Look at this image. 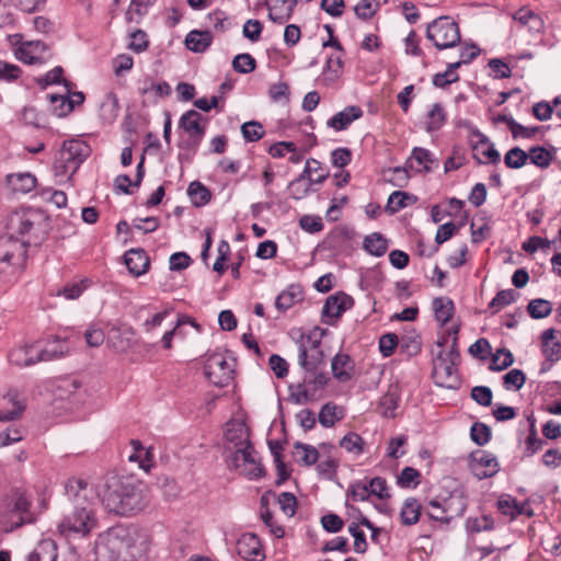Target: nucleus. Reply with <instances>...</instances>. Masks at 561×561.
Here are the masks:
<instances>
[{
    "label": "nucleus",
    "mask_w": 561,
    "mask_h": 561,
    "mask_svg": "<svg viewBox=\"0 0 561 561\" xmlns=\"http://www.w3.org/2000/svg\"><path fill=\"white\" fill-rule=\"evenodd\" d=\"M7 399L12 403L13 408L11 410L0 409V422H10L21 417L22 413L25 410L24 403L18 400V394L15 392H9L7 394Z\"/></svg>",
    "instance_id": "40"
},
{
    "label": "nucleus",
    "mask_w": 561,
    "mask_h": 561,
    "mask_svg": "<svg viewBox=\"0 0 561 561\" xmlns=\"http://www.w3.org/2000/svg\"><path fill=\"white\" fill-rule=\"evenodd\" d=\"M364 247L375 256H381L387 251L386 240L379 233L367 236L364 240Z\"/></svg>",
    "instance_id": "50"
},
{
    "label": "nucleus",
    "mask_w": 561,
    "mask_h": 561,
    "mask_svg": "<svg viewBox=\"0 0 561 561\" xmlns=\"http://www.w3.org/2000/svg\"><path fill=\"white\" fill-rule=\"evenodd\" d=\"M68 353V346L65 341L56 340L54 345L50 347L41 348L39 347V359L42 362H49L54 359H58L65 356Z\"/></svg>",
    "instance_id": "45"
},
{
    "label": "nucleus",
    "mask_w": 561,
    "mask_h": 561,
    "mask_svg": "<svg viewBox=\"0 0 561 561\" xmlns=\"http://www.w3.org/2000/svg\"><path fill=\"white\" fill-rule=\"evenodd\" d=\"M421 508L422 506L416 499H407L400 512L402 524L407 526L416 524L420 519Z\"/></svg>",
    "instance_id": "36"
},
{
    "label": "nucleus",
    "mask_w": 561,
    "mask_h": 561,
    "mask_svg": "<svg viewBox=\"0 0 561 561\" xmlns=\"http://www.w3.org/2000/svg\"><path fill=\"white\" fill-rule=\"evenodd\" d=\"M241 134L247 141L254 142L264 136V129L261 123L250 121L242 124Z\"/></svg>",
    "instance_id": "54"
},
{
    "label": "nucleus",
    "mask_w": 561,
    "mask_h": 561,
    "mask_svg": "<svg viewBox=\"0 0 561 561\" xmlns=\"http://www.w3.org/2000/svg\"><path fill=\"white\" fill-rule=\"evenodd\" d=\"M433 310L435 319L442 324H446L453 317L454 304L450 299L435 298L433 300Z\"/></svg>",
    "instance_id": "38"
},
{
    "label": "nucleus",
    "mask_w": 561,
    "mask_h": 561,
    "mask_svg": "<svg viewBox=\"0 0 561 561\" xmlns=\"http://www.w3.org/2000/svg\"><path fill=\"white\" fill-rule=\"evenodd\" d=\"M226 449L232 454L251 445L249 430L239 421L228 422L225 431Z\"/></svg>",
    "instance_id": "14"
},
{
    "label": "nucleus",
    "mask_w": 561,
    "mask_h": 561,
    "mask_svg": "<svg viewBox=\"0 0 561 561\" xmlns=\"http://www.w3.org/2000/svg\"><path fill=\"white\" fill-rule=\"evenodd\" d=\"M363 111L359 106L351 105L334 114L329 121L328 126L336 131L346 129L354 121L362 117Z\"/></svg>",
    "instance_id": "26"
},
{
    "label": "nucleus",
    "mask_w": 561,
    "mask_h": 561,
    "mask_svg": "<svg viewBox=\"0 0 561 561\" xmlns=\"http://www.w3.org/2000/svg\"><path fill=\"white\" fill-rule=\"evenodd\" d=\"M30 506L31 503L24 494L15 497L13 507L9 512L10 526L7 527V531H12L24 524L33 522Z\"/></svg>",
    "instance_id": "17"
},
{
    "label": "nucleus",
    "mask_w": 561,
    "mask_h": 561,
    "mask_svg": "<svg viewBox=\"0 0 561 561\" xmlns=\"http://www.w3.org/2000/svg\"><path fill=\"white\" fill-rule=\"evenodd\" d=\"M426 37L439 50L451 48L460 43L459 26L449 16H439L427 25Z\"/></svg>",
    "instance_id": "7"
},
{
    "label": "nucleus",
    "mask_w": 561,
    "mask_h": 561,
    "mask_svg": "<svg viewBox=\"0 0 561 561\" xmlns=\"http://www.w3.org/2000/svg\"><path fill=\"white\" fill-rule=\"evenodd\" d=\"M542 353L550 362L561 358V334L554 329H547L541 334Z\"/></svg>",
    "instance_id": "23"
},
{
    "label": "nucleus",
    "mask_w": 561,
    "mask_h": 561,
    "mask_svg": "<svg viewBox=\"0 0 561 561\" xmlns=\"http://www.w3.org/2000/svg\"><path fill=\"white\" fill-rule=\"evenodd\" d=\"M354 368V360L345 353H337L332 359V374L341 382L348 381L352 378Z\"/></svg>",
    "instance_id": "28"
},
{
    "label": "nucleus",
    "mask_w": 561,
    "mask_h": 561,
    "mask_svg": "<svg viewBox=\"0 0 561 561\" xmlns=\"http://www.w3.org/2000/svg\"><path fill=\"white\" fill-rule=\"evenodd\" d=\"M472 154L479 164L482 163H497L500 161V153L494 148L490 140L480 135V139L472 145Z\"/></svg>",
    "instance_id": "22"
},
{
    "label": "nucleus",
    "mask_w": 561,
    "mask_h": 561,
    "mask_svg": "<svg viewBox=\"0 0 561 561\" xmlns=\"http://www.w3.org/2000/svg\"><path fill=\"white\" fill-rule=\"evenodd\" d=\"M396 347H399V339L397 334L387 333L381 335L379 339V351L385 357L392 355Z\"/></svg>",
    "instance_id": "63"
},
{
    "label": "nucleus",
    "mask_w": 561,
    "mask_h": 561,
    "mask_svg": "<svg viewBox=\"0 0 561 561\" xmlns=\"http://www.w3.org/2000/svg\"><path fill=\"white\" fill-rule=\"evenodd\" d=\"M231 461L234 468L240 470V472L249 479H257L262 477L264 472L262 465L256 459V453L252 444L243 449L233 451Z\"/></svg>",
    "instance_id": "12"
},
{
    "label": "nucleus",
    "mask_w": 561,
    "mask_h": 561,
    "mask_svg": "<svg viewBox=\"0 0 561 561\" xmlns=\"http://www.w3.org/2000/svg\"><path fill=\"white\" fill-rule=\"evenodd\" d=\"M527 160L528 153L519 147L510 149L504 156V163L510 169H519Z\"/></svg>",
    "instance_id": "49"
},
{
    "label": "nucleus",
    "mask_w": 561,
    "mask_h": 561,
    "mask_svg": "<svg viewBox=\"0 0 561 561\" xmlns=\"http://www.w3.org/2000/svg\"><path fill=\"white\" fill-rule=\"evenodd\" d=\"M526 381V376L520 369H512L503 377L504 386L510 389L514 388L515 390H519Z\"/></svg>",
    "instance_id": "62"
},
{
    "label": "nucleus",
    "mask_w": 561,
    "mask_h": 561,
    "mask_svg": "<svg viewBox=\"0 0 561 561\" xmlns=\"http://www.w3.org/2000/svg\"><path fill=\"white\" fill-rule=\"evenodd\" d=\"M90 153L91 148L83 140L65 141L54 162L55 176L60 180H70Z\"/></svg>",
    "instance_id": "5"
},
{
    "label": "nucleus",
    "mask_w": 561,
    "mask_h": 561,
    "mask_svg": "<svg viewBox=\"0 0 561 561\" xmlns=\"http://www.w3.org/2000/svg\"><path fill=\"white\" fill-rule=\"evenodd\" d=\"M458 365L438 363L433 366V376L439 386L446 388H457L459 385V377L457 373Z\"/></svg>",
    "instance_id": "27"
},
{
    "label": "nucleus",
    "mask_w": 561,
    "mask_h": 561,
    "mask_svg": "<svg viewBox=\"0 0 561 561\" xmlns=\"http://www.w3.org/2000/svg\"><path fill=\"white\" fill-rule=\"evenodd\" d=\"M201 119L202 115L194 110L187 111L180 118V127L194 139L195 145H198L205 134V128L201 125Z\"/></svg>",
    "instance_id": "25"
},
{
    "label": "nucleus",
    "mask_w": 561,
    "mask_h": 561,
    "mask_svg": "<svg viewBox=\"0 0 561 561\" xmlns=\"http://www.w3.org/2000/svg\"><path fill=\"white\" fill-rule=\"evenodd\" d=\"M5 229V236L26 241V247L36 244L47 234V217L36 208H20L8 216Z\"/></svg>",
    "instance_id": "3"
},
{
    "label": "nucleus",
    "mask_w": 561,
    "mask_h": 561,
    "mask_svg": "<svg viewBox=\"0 0 561 561\" xmlns=\"http://www.w3.org/2000/svg\"><path fill=\"white\" fill-rule=\"evenodd\" d=\"M96 561H142L144 549L124 527H112L99 535L94 545Z\"/></svg>",
    "instance_id": "2"
},
{
    "label": "nucleus",
    "mask_w": 561,
    "mask_h": 561,
    "mask_svg": "<svg viewBox=\"0 0 561 561\" xmlns=\"http://www.w3.org/2000/svg\"><path fill=\"white\" fill-rule=\"evenodd\" d=\"M528 159L539 168H548L552 161V154L543 147H533L529 150Z\"/></svg>",
    "instance_id": "55"
},
{
    "label": "nucleus",
    "mask_w": 561,
    "mask_h": 561,
    "mask_svg": "<svg viewBox=\"0 0 561 561\" xmlns=\"http://www.w3.org/2000/svg\"><path fill=\"white\" fill-rule=\"evenodd\" d=\"M368 482L358 481L353 484L347 490V497H352L353 501H366L369 499L370 493L368 490Z\"/></svg>",
    "instance_id": "64"
},
{
    "label": "nucleus",
    "mask_w": 561,
    "mask_h": 561,
    "mask_svg": "<svg viewBox=\"0 0 561 561\" xmlns=\"http://www.w3.org/2000/svg\"><path fill=\"white\" fill-rule=\"evenodd\" d=\"M213 42V35L209 31H191L185 37L186 47L194 53L205 51Z\"/></svg>",
    "instance_id": "32"
},
{
    "label": "nucleus",
    "mask_w": 561,
    "mask_h": 561,
    "mask_svg": "<svg viewBox=\"0 0 561 561\" xmlns=\"http://www.w3.org/2000/svg\"><path fill=\"white\" fill-rule=\"evenodd\" d=\"M336 410V405L331 403H327L322 407L319 413V422L323 427H331L341 419V416H337Z\"/></svg>",
    "instance_id": "59"
},
{
    "label": "nucleus",
    "mask_w": 561,
    "mask_h": 561,
    "mask_svg": "<svg viewBox=\"0 0 561 561\" xmlns=\"http://www.w3.org/2000/svg\"><path fill=\"white\" fill-rule=\"evenodd\" d=\"M233 360H228L222 354L215 353L206 359L205 375L215 386L226 387L233 379Z\"/></svg>",
    "instance_id": "10"
},
{
    "label": "nucleus",
    "mask_w": 561,
    "mask_h": 561,
    "mask_svg": "<svg viewBox=\"0 0 561 561\" xmlns=\"http://www.w3.org/2000/svg\"><path fill=\"white\" fill-rule=\"evenodd\" d=\"M88 483L78 478H70L65 484V493L72 505L78 503H89L87 501Z\"/></svg>",
    "instance_id": "31"
},
{
    "label": "nucleus",
    "mask_w": 561,
    "mask_h": 561,
    "mask_svg": "<svg viewBox=\"0 0 561 561\" xmlns=\"http://www.w3.org/2000/svg\"><path fill=\"white\" fill-rule=\"evenodd\" d=\"M46 49V45L41 41L25 42L15 48V57L25 64H38L42 62Z\"/></svg>",
    "instance_id": "21"
},
{
    "label": "nucleus",
    "mask_w": 561,
    "mask_h": 561,
    "mask_svg": "<svg viewBox=\"0 0 561 561\" xmlns=\"http://www.w3.org/2000/svg\"><path fill=\"white\" fill-rule=\"evenodd\" d=\"M518 297L519 294L514 289L500 290L490 301L489 308L493 309V313H495L502 308L513 304Z\"/></svg>",
    "instance_id": "43"
},
{
    "label": "nucleus",
    "mask_w": 561,
    "mask_h": 561,
    "mask_svg": "<svg viewBox=\"0 0 561 561\" xmlns=\"http://www.w3.org/2000/svg\"><path fill=\"white\" fill-rule=\"evenodd\" d=\"M514 362L513 354L506 348H500L492 355L490 369L501 371L510 367Z\"/></svg>",
    "instance_id": "48"
},
{
    "label": "nucleus",
    "mask_w": 561,
    "mask_h": 561,
    "mask_svg": "<svg viewBox=\"0 0 561 561\" xmlns=\"http://www.w3.org/2000/svg\"><path fill=\"white\" fill-rule=\"evenodd\" d=\"M386 181L397 187H404L408 185L410 175L404 167L389 168L383 172Z\"/></svg>",
    "instance_id": "47"
},
{
    "label": "nucleus",
    "mask_w": 561,
    "mask_h": 561,
    "mask_svg": "<svg viewBox=\"0 0 561 561\" xmlns=\"http://www.w3.org/2000/svg\"><path fill=\"white\" fill-rule=\"evenodd\" d=\"M107 345L116 353H127L135 346V331L128 325L113 327L107 333Z\"/></svg>",
    "instance_id": "16"
},
{
    "label": "nucleus",
    "mask_w": 561,
    "mask_h": 561,
    "mask_svg": "<svg viewBox=\"0 0 561 561\" xmlns=\"http://www.w3.org/2000/svg\"><path fill=\"white\" fill-rule=\"evenodd\" d=\"M467 529L471 533H481L492 530L494 527L493 519L489 516L477 518H468L466 522Z\"/></svg>",
    "instance_id": "58"
},
{
    "label": "nucleus",
    "mask_w": 561,
    "mask_h": 561,
    "mask_svg": "<svg viewBox=\"0 0 561 561\" xmlns=\"http://www.w3.org/2000/svg\"><path fill=\"white\" fill-rule=\"evenodd\" d=\"M343 55L344 53H340L336 55H331L325 62V67L323 69V78L325 81L333 82L335 81L343 70Z\"/></svg>",
    "instance_id": "37"
},
{
    "label": "nucleus",
    "mask_w": 561,
    "mask_h": 561,
    "mask_svg": "<svg viewBox=\"0 0 561 561\" xmlns=\"http://www.w3.org/2000/svg\"><path fill=\"white\" fill-rule=\"evenodd\" d=\"M321 335L317 331L302 334L298 340V364L306 373H316L323 360Z\"/></svg>",
    "instance_id": "8"
},
{
    "label": "nucleus",
    "mask_w": 561,
    "mask_h": 561,
    "mask_svg": "<svg viewBox=\"0 0 561 561\" xmlns=\"http://www.w3.org/2000/svg\"><path fill=\"white\" fill-rule=\"evenodd\" d=\"M399 350L409 357L421 351V340L417 336H403L399 340Z\"/></svg>",
    "instance_id": "60"
},
{
    "label": "nucleus",
    "mask_w": 561,
    "mask_h": 561,
    "mask_svg": "<svg viewBox=\"0 0 561 561\" xmlns=\"http://www.w3.org/2000/svg\"><path fill=\"white\" fill-rule=\"evenodd\" d=\"M57 557L56 542L53 539H43L27 554L26 561H56Z\"/></svg>",
    "instance_id": "29"
},
{
    "label": "nucleus",
    "mask_w": 561,
    "mask_h": 561,
    "mask_svg": "<svg viewBox=\"0 0 561 561\" xmlns=\"http://www.w3.org/2000/svg\"><path fill=\"white\" fill-rule=\"evenodd\" d=\"M39 346L37 343L26 344L12 350L9 354V360L11 364L19 367L32 366L38 362H42L38 356Z\"/></svg>",
    "instance_id": "19"
},
{
    "label": "nucleus",
    "mask_w": 561,
    "mask_h": 561,
    "mask_svg": "<svg viewBox=\"0 0 561 561\" xmlns=\"http://www.w3.org/2000/svg\"><path fill=\"white\" fill-rule=\"evenodd\" d=\"M7 181L14 192L24 194L31 192L36 185V178L31 173L9 174Z\"/></svg>",
    "instance_id": "34"
},
{
    "label": "nucleus",
    "mask_w": 561,
    "mask_h": 561,
    "mask_svg": "<svg viewBox=\"0 0 561 561\" xmlns=\"http://www.w3.org/2000/svg\"><path fill=\"white\" fill-rule=\"evenodd\" d=\"M98 527L92 503H78L64 515L57 525L58 534L67 540L85 538Z\"/></svg>",
    "instance_id": "4"
},
{
    "label": "nucleus",
    "mask_w": 561,
    "mask_h": 561,
    "mask_svg": "<svg viewBox=\"0 0 561 561\" xmlns=\"http://www.w3.org/2000/svg\"><path fill=\"white\" fill-rule=\"evenodd\" d=\"M89 280L82 279L80 282L67 284L62 289H60L57 295L62 296L66 299H77L82 293L88 288Z\"/></svg>",
    "instance_id": "56"
},
{
    "label": "nucleus",
    "mask_w": 561,
    "mask_h": 561,
    "mask_svg": "<svg viewBox=\"0 0 561 561\" xmlns=\"http://www.w3.org/2000/svg\"><path fill=\"white\" fill-rule=\"evenodd\" d=\"M513 18L517 23L534 32H539L543 24L541 18L527 8L517 10Z\"/></svg>",
    "instance_id": "35"
},
{
    "label": "nucleus",
    "mask_w": 561,
    "mask_h": 561,
    "mask_svg": "<svg viewBox=\"0 0 561 561\" xmlns=\"http://www.w3.org/2000/svg\"><path fill=\"white\" fill-rule=\"evenodd\" d=\"M81 381L77 378L61 379L56 387V396L59 399H70L81 389Z\"/></svg>",
    "instance_id": "44"
},
{
    "label": "nucleus",
    "mask_w": 561,
    "mask_h": 561,
    "mask_svg": "<svg viewBox=\"0 0 561 561\" xmlns=\"http://www.w3.org/2000/svg\"><path fill=\"white\" fill-rule=\"evenodd\" d=\"M428 505L431 508L440 510V514L428 512V517L446 524L456 517L462 516L467 507L466 500L460 494H453L448 499H444L442 503L437 500H432Z\"/></svg>",
    "instance_id": "11"
},
{
    "label": "nucleus",
    "mask_w": 561,
    "mask_h": 561,
    "mask_svg": "<svg viewBox=\"0 0 561 561\" xmlns=\"http://www.w3.org/2000/svg\"><path fill=\"white\" fill-rule=\"evenodd\" d=\"M188 195L198 206L205 205L210 201V192L199 182H192L187 188Z\"/></svg>",
    "instance_id": "52"
},
{
    "label": "nucleus",
    "mask_w": 561,
    "mask_h": 561,
    "mask_svg": "<svg viewBox=\"0 0 561 561\" xmlns=\"http://www.w3.org/2000/svg\"><path fill=\"white\" fill-rule=\"evenodd\" d=\"M446 122V113L443 106L439 103H435L432 105L431 110L427 113V131H436L443 127Z\"/></svg>",
    "instance_id": "41"
},
{
    "label": "nucleus",
    "mask_w": 561,
    "mask_h": 561,
    "mask_svg": "<svg viewBox=\"0 0 561 561\" xmlns=\"http://www.w3.org/2000/svg\"><path fill=\"white\" fill-rule=\"evenodd\" d=\"M528 313L534 319L547 318L552 311V304L549 300L537 298L530 300L527 306Z\"/></svg>",
    "instance_id": "46"
},
{
    "label": "nucleus",
    "mask_w": 561,
    "mask_h": 561,
    "mask_svg": "<svg viewBox=\"0 0 561 561\" xmlns=\"http://www.w3.org/2000/svg\"><path fill=\"white\" fill-rule=\"evenodd\" d=\"M379 7L376 0H362L354 8L355 14L362 20L370 19Z\"/></svg>",
    "instance_id": "61"
},
{
    "label": "nucleus",
    "mask_w": 561,
    "mask_h": 561,
    "mask_svg": "<svg viewBox=\"0 0 561 561\" xmlns=\"http://www.w3.org/2000/svg\"><path fill=\"white\" fill-rule=\"evenodd\" d=\"M302 299V288L299 285L291 284L276 297L275 307L284 312Z\"/></svg>",
    "instance_id": "30"
},
{
    "label": "nucleus",
    "mask_w": 561,
    "mask_h": 561,
    "mask_svg": "<svg viewBox=\"0 0 561 561\" xmlns=\"http://www.w3.org/2000/svg\"><path fill=\"white\" fill-rule=\"evenodd\" d=\"M237 553L247 561H262L265 558L261 541L255 534H243L236 545Z\"/></svg>",
    "instance_id": "15"
},
{
    "label": "nucleus",
    "mask_w": 561,
    "mask_h": 561,
    "mask_svg": "<svg viewBox=\"0 0 561 561\" xmlns=\"http://www.w3.org/2000/svg\"><path fill=\"white\" fill-rule=\"evenodd\" d=\"M354 305V299L343 293H335L329 296L322 309V314L328 319L336 320Z\"/></svg>",
    "instance_id": "18"
},
{
    "label": "nucleus",
    "mask_w": 561,
    "mask_h": 561,
    "mask_svg": "<svg viewBox=\"0 0 561 561\" xmlns=\"http://www.w3.org/2000/svg\"><path fill=\"white\" fill-rule=\"evenodd\" d=\"M415 201L416 197L408 194L407 192L394 191L388 198L387 210L394 214Z\"/></svg>",
    "instance_id": "39"
},
{
    "label": "nucleus",
    "mask_w": 561,
    "mask_h": 561,
    "mask_svg": "<svg viewBox=\"0 0 561 561\" xmlns=\"http://www.w3.org/2000/svg\"><path fill=\"white\" fill-rule=\"evenodd\" d=\"M100 496L105 510L115 515H133L145 507L140 485L124 477H107L100 491Z\"/></svg>",
    "instance_id": "1"
},
{
    "label": "nucleus",
    "mask_w": 561,
    "mask_h": 561,
    "mask_svg": "<svg viewBox=\"0 0 561 561\" xmlns=\"http://www.w3.org/2000/svg\"><path fill=\"white\" fill-rule=\"evenodd\" d=\"M26 253V241L0 237V277L12 274Z\"/></svg>",
    "instance_id": "9"
},
{
    "label": "nucleus",
    "mask_w": 561,
    "mask_h": 561,
    "mask_svg": "<svg viewBox=\"0 0 561 561\" xmlns=\"http://www.w3.org/2000/svg\"><path fill=\"white\" fill-rule=\"evenodd\" d=\"M365 442L357 433L350 432L340 440V447L347 453L358 456L364 451Z\"/></svg>",
    "instance_id": "42"
},
{
    "label": "nucleus",
    "mask_w": 561,
    "mask_h": 561,
    "mask_svg": "<svg viewBox=\"0 0 561 561\" xmlns=\"http://www.w3.org/2000/svg\"><path fill=\"white\" fill-rule=\"evenodd\" d=\"M295 449L297 450L298 455H301L299 458V462L305 466H312L317 462L319 458L318 450L310 445L302 444V443H295Z\"/></svg>",
    "instance_id": "51"
},
{
    "label": "nucleus",
    "mask_w": 561,
    "mask_h": 561,
    "mask_svg": "<svg viewBox=\"0 0 561 561\" xmlns=\"http://www.w3.org/2000/svg\"><path fill=\"white\" fill-rule=\"evenodd\" d=\"M90 153L91 148L83 140L65 141L54 162L55 176L60 180H70Z\"/></svg>",
    "instance_id": "6"
},
{
    "label": "nucleus",
    "mask_w": 561,
    "mask_h": 561,
    "mask_svg": "<svg viewBox=\"0 0 561 561\" xmlns=\"http://www.w3.org/2000/svg\"><path fill=\"white\" fill-rule=\"evenodd\" d=\"M296 4L297 0H266L270 20L284 24L291 18Z\"/></svg>",
    "instance_id": "20"
},
{
    "label": "nucleus",
    "mask_w": 561,
    "mask_h": 561,
    "mask_svg": "<svg viewBox=\"0 0 561 561\" xmlns=\"http://www.w3.org/2000/svg\"><path fill=\"white\" fill-rule=\"evenodd\" d=\"M413 161H415L419 165H422L421 169H417L419 172L423 171L425 173H428L432 171L431 164L436 162V160L433 158V154L430 150L422 148V147H414L410 158L408 159L407 163L410 168H413Z\"/></svg>",
    "instance_id": "33"
},
{
    "label": "nucleus",
    "mask_w": 561,
    "mask_h": 561,
    "mask_svg": "<svg viewBox=\"0 0 561 561\" xmlns=\"http://www.w3.org/2000/svg\"><path fill=\"white\" fill-rule=\"evenodd\" d=\"M470 436L477 445L483 446L490 440L491 431L485 424L476 422L471 426Z\"/></svg>",
    "instance_id": "57"
},
{
    "label": "nucleus",
    "mask_w": 561,
    "mask_h": 561,
    "mask_svg": "<svg viewBox=\"0 0 561 561\" xmlns=\"http://www.w3.org/2000/svg\"><path fill=\"white\" fill-rule=\"evenodd\" d=\"M124 262L128 271L135 275L140 276L147 273L150 260L142 249H130L124 254Z\"/></svg>",
    "instance_id": "24"
},
{
    "label": "nucleus",
    "mask_w": 561,
    "mask_h": 561,
    "mask_svg": "<svg viewBox=\"0 0 561 561\" xmlns=\"http://www.w3.org/2000/svg\"><path fill=\"white\" fill-rule=\"evenodd\" d=\"M255 67V59L248 53L239 54L232 60V68L239 73H250Z\"/></svg>",
    "instance_id": "53"
},
{
    "label": "nucleus",
    "mask_w": 561,
    "mask_h": 561,
    "mask_svg": "<svg viewBox=\"0 0 561 561\" xmlns=\"http://www.w3.org/2000/svg\"><path fill=\"white\" fill-rule=\"evenodd\" d=\"M470 471L479 480L491 478L499 471V462L494 455L479 450L471 455Z\"/></svg>",
    "instance_id": "13"
}]
</instances>
